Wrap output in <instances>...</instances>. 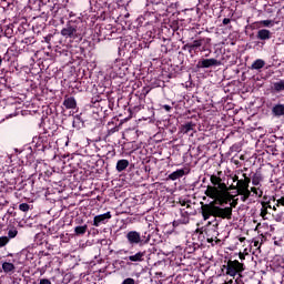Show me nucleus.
I'll use <instances>...</instances> for the list:
<instances>
[{
  "label": "nucleus",
  "instance_id": "nucleus-17",
  "mask_svg": "<svg viewBox=\"0 0 284 284\" xmlns=\"http://www.w3.org/2000/svg\"><path fill=\"white\" fill-rule=\"evenodd\" d=\"M63 105L64 108H67V110H75L77 100L74 99V97L65 98L63 101Z\"/></svg>",
  "mask_w": 284,
  "mask_h": 284
},
{
  "label": "nucleus",
  "instance_id": "nucleus-44",
  "mask_svg": "<svg viewBox=\"0 0 284 284\" xmlns=\"http://www.w3.org/2000/svg\"><path fill=\"white\" fill-rule=\"evenodd\" d=\"M231 206H226V207H231V210H233V207H236V205H239V199H234L231 203Z\"/></svg>",
  "mask_w": 284,
  "mask_h": 284
},
{
  "label": "nucleus",
  "instance_id": "nucleus-62",
  "mask_svg": "<svg viewBox=\"0 0 284 284\" xmlns=\"http://www.w3.org/2000/svg\"><path fill=\"white\" fill-rule=\"evenodd\" d=\"M40 190H45V187H40Z\"/></svg>",
  "mask_w": 284,
  "mask_h": 284
},
{
  "label": "nucleus",
  "instance_id": "nucleus-5",
  "mask_svg": "<svg viewBox=\"0 0 284 284\" xmlns=\"http://www.w3.org/2000/svg\"><path fill=\"white\" fill-rule=\"evenodd\" d=\"M223 268L226 270V276H232V278H234L235 276H240V278H243V272H245V264L239 262V260H229L226 265H223Z\"/></svg>",
  "mask_w": 284,
  "mask_h": 284
},
{
  "label": "nucleus",
  "instance_id": "nucleus-31",
  "mask_svg": "<svg viewBox=\"0 0 284 284\" xmlns=\"http://www.w3.org/2000/svg\"><path fill=\"white\" fill-rule=\"evenodd\" d=\"M193 48H194V54H196V52H201V50L203 48V42H201L200 39L194 40L193 41Z\"/></svg>",
  "mask_w": 284,
  "mask_h": 284
},
{
  "label": "nucleus",
  "instance_id": "nucleus-2",
  "mask_svg": "<svg viewBox=\"0 0 284 284\" xmlns=\"http://www.w3.org/2000/svg\"><path fill=\"white\" fill-rule=\"evenodd\" d=\"M60 34H62L64 39H69L71 43H81V41H83L85 31L79 27V23L68 21L65 27L60 31Z\"/></svg>",
  "mask_w": 284,
  "mask_h": 284
},
{
  "label": "nucleus",
  "instance_id": "nucleus-13",
  "mask_svg": "<svg viewBox=\"0 0 284 284\" xmlns=\"http://www.w3.org/2000/svg\"><path fill=\"white\" fill-rule=\"evenodd\" d=\"M256 39H258V41H270V39H272V31L260 29L256 33Z\"/></svg>",
  "mask_w": 284,
  "mask_h": 284
},
{
  "label": "nucleus",
  "instance_id": "nucleus-55",
  "mask_svg": "<svg viewBox=\"0 0 284 284\" xmlns=\"http://www.w3.org/2000/svg\"><path fill=\"white\" fill-rule=\"evenodd\" d=\"M235 283H236V284H245V282H244L243 280H241V278H236V280H235Z\"/></svg>",
  "mask_w": 284,
  "mask_h": 284
},
{
  "label": "nucleus",
  "instance_id": "nucleus-26",
  "mask_svg": "<svg viewBox=\"0 0 284 284\" xmlns=\"http://www.w3.org/2000/svg\"><path fill=\"white\" fill-rule=\"evenodd\" d=\"M200 247H201V245L199 243L193 242L190 244V242H189L185 250H186L187 254H194V252L196 250H199Z\"/></svg>",
  "mask_w": 284,
  "mask_h": 284
},
{
  "label": "nucleus",
  "instance_id": "nucleus-14",
  "mask_svg": "<svg viewBox=\"0 0 284 284\" xmlns=\"http://www.w3.org/2000/svg\"><path fill=\"white\" fill-rule=\"evenodd\" d=\"M271 112L276 119H281V116H284V104H274L271 109Z\"/></svg>",
  "mask_w": 284,
  "mask_h": 284
},
{
  "label": "nucleus",
  "instance_id": "nucleus-38",
  "mask_svg": "<svg viewBox=\"0 0 284 284\" xmlns=\"http://www.w3.org/2000/svg\"><path fill=\"white\" fill-rule=\"evenodd\" d=\"M205 234H206V241H207V243H211V244L214 246V236H211V235H210V230H206V231H205Z\"/></svg>",
  "mask_w": 284,
  "mask_h": 284
},
{
  "label": "nucleus",
  "instance_id": "nucleus-1",
  "mask_svg": "<svg viewBox=\"0 0 284 284\" xmlns=\"http://www.w3.org/2000/svg\"><path fill=\"white\" fill-rule=\"evenodd\" d=\"M234 195L226 191L224 197H217L211 201L209 204L201 202V214L203 221H209L211 216L214 219H223L226 221H232V207H223L227 203H232Z\"/></svg>",
  "mask_w": 284,
  "mask_h": 284
},
{
  "label": "nucleus",
  "instance_id": "nucleus-3",
  "mask_svg": "<svg viewBox=\"0 0 284 284\" xmlns=\"http://www.w3.org/2000/svg\"><path fill=\"white\" fill-rule=\"evenodd\" d=\"M243 179L237 181V196H241L242 203H245L247 199L252 196V191H250V183H252V179L247 176V173L242 174Z\"/></svg>",
  "mask_w": 284,
  "mask_h": 284
},
{
  "label": "nucleus",
  "instance_id": "nucleus-18",
  "mask_svg": "<svg viewBox=\"0 0 284 284\" xmlns=\"http://www.w3.org/2000/svg\"><path fill=\"white\" fill-rule=\"evenodd\" d=\"M271 90H272V92H275V94L284 92V80L273 82L272 87H271Z\"/></svg>",
  "mask_w": 284,
  "mask_h": 284
},
{
  "label": "nucleus",
  "instance_id": "nucleus-19",
  "mask_svg": "<svg viewBox=\"0 0 284 284\" xmlns=\"http://www.w3.org/2000/svg\"><path fill=\"white\" fill-rule=\"evenodd\" d=\"M262 203H267L270 210L276 211V204H274L276 203V197L274 195L273 196L264 195Z\"/></svg>",
  "mask_w": 284,
  "mask_h": 284
},
{
  "label": "nucleus",
  "instance_id": "nucleus-36",
  "mask_svg": "<svg viewBox=\"0 0 284 284\" xmlns=\"http://www.w3.org/2000/svg\"><path fill=\"white\" fill-rule=\"evenodd\" d=\"M10 243V237L8 236H0V247H6V245Z\"/></svg>",
  "mask_w": 284,
  "mask_h": 284
},
{
  "label": "nucleus",
  "instance_id": "nucleus-51",
  "mask_svg": "<svg viewBox=\"0 0 284 284\" xmlns=\"http://www.w3.org/2000/svg\"><path fill=\"white\" fill-rule=\"evenodd\" d=\"M187 203H189V200L187 201L180 200V205H182V207H185Z\"/></svg>",
  "mask_w": 284,
  "mask_h": 284
},
{
  "label": "nucleus",
  "instance_id": "nucleus-41",
  "mask_svg": "<svg viewBox=\"0 0 284 284\" xmlns=\"http://www.w3.org/2000/svg\"><path fill=\"white\" fill-rule=\"evenodd\" d=\"M52 174H54L53 170H48L44 172V181H48V179H50V176H52Z\"/></svg>",
  "mask_w": 284,
  "mask_h": 284
},
{
  "label": "nucleus",
  "instance_id": "nucleus-49",
  "mask_svg": "<svg viewBox=\"0 0 284 284\" xmlns=\"http://www.w3.org/2000/svg\"><path fill=\"white\" fill-rule=\"evenodd\" d=\"M40 284H52V282L49 278H41Z\"/></svg>",
  "mask_w": 284,
  "mask_h": 284
},
{
  "label": "nucleus",
  "instance_id": "nucleus-11",
  "mask_svg": "<svg viewBox=\"0 0 284 284\" xmlns=\"http://www.w3.org/2000/svg\"><path fill=\"white\" fill-rule=\"evenodd\" d=\"M126 262V265H132V263H143L145 261V251H140L133 255H130L124 258Z\"/></svg>",
  "mask_w": 284,
  "mask_h": 284
},
{
  "label": "nucleus",
  "instance_id": "nucleus-30",
  "mask_svg": "<svg viewBox=\"0 0 284 284\" xmlns=\"http://www.w3.org/2000/svg\"><path fill=\"white\" fill-rule=\"evenodd\" d=\"M262 209H261V213L260 216L265 221V216H267L268 212L267 210H270V206L267 203L261 202Z\"/></svg>",
  "mask_w": 284,
  "mask_h": 284
},
{
  "label": "nucleus",
  "instance_id": "nucleus-40",
  "mask_svg": "<svg viewBox=\"0 0 284 284\" xmlns=\"http://www.w3.org/2000/svg\"><path fill=\"white\" fill-rule=\"evenodd\" d=\"M114 132H119V126L114 125L111 129L108 130V136H112V134H114Z\"/></svg>",
  "mask_w": 284,
  "mask_h": 284
},
{
  "label": "nucleus",
  "instance_id": "nucleus-6",
  "mask_svg": "<svg viewBox=\"0 0 284 284\" xmlns=\"http://www.w3.org/2000/svg\"><path fill=\"white\" fill-rule=\"evenodd\" d=\"M125 237L129 245H148L152 235L149 232H144L141 235L138 231H130Z\"/></svg>",
  "mask_w": 284,
  "mask_h": 284
},
{
  "label": "nucleus",
  "instance_id": "nucleus-45",
  "mask_svg": "<svg viewBox=\"0 0 284 284\" xmlns=\"http://www.w3.org/2000/svg\"><path fill=\"white\" fill-rule=\"evenodd\" d=\"M52 39H54V36L50 33L47 37H44V42L50 43V41H52Z\"/></svg>",
  "mask_w": 284,
  "mask_h": 284
},
{
  "label": "nucleus",
  "instance_id": "nucleus-47",
  "mask_svg": "<svg viewBox=\"0 0 284 284\" xmlns=\"http://www.w3.org/2000/svg\"><path fill=\"white\" fill-rule=\"evenodd\" d=\"M222 23L223 26H229V23H232V20L230 18H224Z\"/></svg>",
  "mask_w": 284,
  "mask_h": 284
},
{
  "label": "nucleus",
  "instance_id": "nucleus-39",
  "mask_svg": "<svg viewBox=\"0 0 284 284\" xmlns=\"http://www.w3.org/2000/svg\"><path fill=\"white\" fill-rule=\"evenodd\" d=\"M19 234V231L17 230H9L8 232V239H14Z\"/></svg>",
  "mask_w": 284,
  "mask_h": 284
},
{
  "label": "nucleus",
  "instance_id": "nucleus-46",
  "mask_svg": "<svg viewBox=\"0 0 284 284\" xmlns=\"http://www.w3.org/2000/svg\"><path fill=\"white\" fill-rule=\"evenodd\" d=\"M162 110H165V112H172V108L170 106V104H163Z\"/></svg>",
  "mask_w": 284,
  "mask_h": 284
},
{
  "label": "nucleus",
  "instance_id": "nucleus-50",
  "mask_svg": "<svg viewBox=\"0 0 284 284\" xmlns=\"http://www.w3.org/2000/svg\"><path fill=\"white\" fill-rule=\"evenodd\" d=\"M230 190H236V192L239 193V185L236 184V185H234V184H232V185H230V187H229V191Z\"/></svg>",
  "mask_w": 284,
  "mask_h": 284
},
{
  "label": "nucleus",
  "instance_id": "nucleus-57",
  "mask_svg": "<svg viewBox=\"0 0 284 284\" xmlns=\"http://www.w3.org/2000/svg\"><path fill=\"white\" fill-rule=\"evenodd\" d=\"M162 52H168V47H165V45H162Z\"/></svg>",
  "mask_w": 284,
  "mask_h": 284
},
{
  "label": "nucleus",
  "instance_id": "nucleus-58",
  "mask_svg": "<svg viewBox=\"0 0 284 284\" xmlns=\"http://www.w3.org/2000/svg\"><path fill=\"white\" fill-rule=\"evenodd\" d=\"M0 65H3V58L0 55Z\"/></svg>",
  "mask_w": 284,
  "mask_h": 284
},
{
  "label": "nucleus",
  "instance_id": "nucleus-32",
  "mask_svg": "<svg viewBox=\"0 0 284 284\" xmlns=\"http://www.w3.org/2000/svg\"><path fill=\"white\" fill-rule=\"evenodd\" d=\"M262 28H274V20H262L260 21Z\"/></svg>",
  "mask_w": 284,
  "mask_h": 284
},
{
  "label": "nucleus",
  "instance_id": "nucleus-60",
  "mask_svg": "<svg viewBox=\"0 0 284 284\" xmlns=\"http://www.w3.org/2000/svg\"><path fill=\"white\" fill-rule=\"evenodd\" d=\"M224 283L232 284L234 283V281L230 280L229 282H224Z\"/></svg>",
  "mask_w": 284,
  "mask_h": 284
},
{
  "label": "nucleus",
  "instance_id": "nucleus-48",
  "mask_svg": "<svg viewBox=\"0 0 284 284\" xmlns=\"http://www.w3.org/2000/svg\"><path fill=\"white\" fill-rule=\"evenodd\" d=\"M275 205L278 207L280 205H284V197H281L276 201Z\"/></svg>",
  "mask_w": 284,
  "mask_h": 284
},
{
  "label": "nucleus",
  "instance_id": "nucleus-8",
  "mask_svg": "<svg viewBox=\"0 0 284 284\" xmlns=\"http://www.w3.org/2000/svg\"><path fill=\"white\" fill-rule=\"evenodd\" d=\"M219 65H221V61H219L214 58L201 59L196 63L197 70H204V69H207V68H217Z\"/></svg>",
  "mask_w": 284,
  "mask_h": 284
},
{
  "label": "nucleus",
  "instance_id": "nucleus-7",
  "mask_svg": "<svg viewBox=\"0 0 284 284\" xmlns=\"http://www.w3.org/2000/svg\"><path fill=\"white\" fill-rule=\"evenodd\" d=\"M51 141H52V138H50V135H48L47 133H42L37 139L36 146L41 152H45V150H50V148H52Z\"/></svg>",
  "mask_w": 284,
  "mask_h": 284
},
{
  "label": "nucleus",
  "instance_id": "nucleus-56",
  "mask_svg": "<svg viewBox=\"0 0 284 284\" xmlns=\"http://www.w3.org/2000/svg\"><path fill=\"white\" fill-rule=\"evenodd\" d=\"M220 243H221V240L215 236V243H213V244L219 245Z\"/></svg>",
  "mask_w": 284,
  "mask_h": 284
},
{
  "label": "nucleus",
  "instance_id": "nucleus-43",
  "mask_svg": "<svg viewBox=\"0 0 284 284\" xmlns=\"http://www.w3.org/2000/svg\"><path fill=\"white\" fill-rule=\"evenodd\" d=\"M23 43L32 45V43H36V40L34 38H24Z\"/></svg>",
  "mask_w": 284,
  "mask_h": 284
},
{
  "label": "nucleus",
  "instance_id": "nucleus-37",
  "mask_svg": "<svg viewBox=\"0 0 284 284\" xmlns=\"http://www.w3.org/2000/svg\"><path fill=\"white\" fill-rule=\"evenodd\" d=\"M183 50H189L190 54H193V52H194V44H193V42L192 43H186L183 47Z\"/></svg>",
  "mask_w": 284,
  "mask_h": 284
},
{
  "label": "nucleus",
  "instance_id": "nucleus-25",
  "mask_svg": "<svg viewBox=\"0 0 284 284\" xmlns=\"http://www.w3.org/2000/svg\"><path fill=\"white\" fill-rule=\"evenodd\" d=\"M129 165H130V161L119 160L115 168L118 172H123V170H125Z\"/></svg>",
  "mask_w": 284,
  "mask_h": 284
},
{
  "label": "nucleus",
  "instance_id": "nucleus-59",
  "mask_svg": "<svg viewBox=\"0 0 284 284\" xmlns=\"http://www.w3.org/2000/svg\"><path fill=\"white\" fill-rule=\"evenodd\" d=\"M110 125H114V122H108L109 128H110Z\"/></svg>",
  "mask_w": 284,
  "mask_h": 284
},
{
  "label": "nucleus",
  "instance_id": "nucleus-16",
  "mask_svg": "<svg viewBox=\"0 0 284 284\" xmlns=\"http://www.w3.org/2000/svg\"><path fill=\"white\" fill-rule=\"evenodd\" d=\"M2 270H3L4 274H9V276H12V274H14V272L17 270V266H14V264L10 263V262H3Z\"/></svg>",
  "mask_w": 284,
  "mask_h": 284
},
{
  "label": "nucleus",
  "instance_id": "nucleus-20",
  "mask_svg": "<svg viewBox=\"0 0 284 284\" xmlns=\"http://www.w3.org/2000/svg\"><path fill=\"white\" fill-rule=\"evenodd\" d=\"M72 125L75 130H83V128H85V122L81 119V115H75Z\"/></svg>",
  "mask_w": 284,
  "mask_h": 284
},
{
  "label": "nucleus",
  "instance_id": "nucleus-27",
  "mask_svg": "<svg viewBox=\"0 0 284 284\" xmlns=\"http://www.w3.org/2000/svg\"><path fill=\"white\" fill-rule=\"evenodd\" d=\"M252 185H261V181H263V176L260 173H254L251 178Z\"/></svg>",
  "mask_w": 284,
  "mask_h": 284
},
{
  "label": "nucleus",
  "instance_id": "nucleus-29",
  "mask_svg": "<svg viewBox=\"0 0 284 284\" xmlns=\"http://www.w3.org/2000/svg\"><path fill=\"white\" fill-rule=\"evenodd\" d=\"M200 41L202 43L201 52H205V50H207V48L210 47V43H212V39L211 38H202V39H200Z\"/></svg>",
  "mask_w": 284,
  "mask_h": 284
},
{
  "label": "nucleus",
  "instance_id": "nucleus-54",
  "mask_svg": "<svg viewBox=\"0 0 284 284\" xmlns=\"http://www.w3.org/2000/svg\"><path fill=\"white\" fill-rule=\"evenodd\" d=\"M186 210H192V201L191 200H189V203L186 204Z\"/></svg>",
  "mask_w": 284,
  "mask_h": 284
},
{
  "label": "nucleus",
  "instance_id": "nucleus-12",
  "mask_svg": "<svg viewBox=\"0 0 284 284\" xmlns=\"http://www.w3.org/2000/svg\"><path fill=\"white\" fill-rule=\"evenodd\" d=\"M194 214L192 211H186L185 209H180V219L178 220V223H181L182 225H187L190 223V215Z\"/></svg>",
  "mask_w": 284,
  "mask_h": 284
},
{
  "label": "nucleus",
  "instance_id": "nucleus-23",
  "mask_svg": "<svg viewBox=\"0 0 284 284\" xmlns=\"http://www.w3.org/2000/svg\"><path fill=\"white\" fill-rule=\"evenodd\" d=\"M47 237H48V235H45L44 232H40V233L36 234L34 242L37 243V245H43V243H45Z\"/></svg>",
  "mask_w": 284,
  "mask_h": 284
},
{
  "label": "nucleus",
  "instance_id": "nucleus-33",
  "mask_svg": "<svg viewBox=\"0 0 284 284\" xmlns=\"http://www.w3.org/2000/svg\"><path fill=\"white\" fill-rule=\"evenodd\" d=\"M210 181L213 185V187H216V185L219 186V184L221 183V181H223L220 176L216 175H211Z\"/></svg>",
  "mask_w": 284,
  "mask_h": 284
},
{
  "label": "nucleus",
  "instance_id": "nucleus-15",
  "mask_svg": "<svg viewBox=\"0 0 284 284\" xmlns=\"http://www.w3.org/2000/svg\"><path fill=\"white\" fill-rule=\"evenodd\" d=\"M105 103H108V105H110V101H105V100H100L99 97L92 98L91 99V108H100L101 112H103V105H105Z\"/></svg>",
  "mask_w": 284,
  "mask_h": 284
},
{
  "label": "nucleus",
  "instance_id": "nucleus-9",
  "mask_svg": "<svg viewBox=\"0 0 284 284\" xmlns=\"http://www.w3.org/2000/svg\"><path fill=\"white\" fill-rule=\"evenodd\" d=\"M110 219H112V213L111 212H106L104 214H100V215H95L93 217V227H101V225H105V223H108V221H110Z\"/></svg>",
  "mask_w": 284,
  "mask_h": 284
},
{
  "label": "nucleus",
  "instance_id": "nucleus-52",
  "mask_svg": "<svg viewBox=\"0 0 284 284\" xmlns=\"http://www.w3.org/2000/svg\"><path fill=\"white\" fill-rule=\"evenodd\" d=\"M239 258H240V261H245V254H243L242 252H240Z\"/></svg>",
  "mask_w": 284,
  "mask_h": 284
},
{
  "label": "nucleus",
  "instance_id": "nucleus-53",
  "mask_svg": "<svg viewBox=\"0 0 284 284\" xmlns=\"http://www.w3.org/2000/svg\"><path fill=\"white\" fill-rule=\"evenodd\" d=\"M232 179H233V183H239V181H241V180L239 179V175H234Z\"/></svg>",
  "mask_w": 284,
  "mask_h": 284
},
{
  "label": "nucleus",
  "instance_id": "nucleus-35",
  "mask_svg": "<svg viewBox=\"0 0 284 284\" xmlns=\"http://www.w3.org/2000/svg\"><path fill=\"white\" fill-rule=\"evenodd\" d=\"M250 192H253L255 194V196H258V199H261V196H263V190H260L256 186H252Z\"/></svg>",
  "mask_w": 284,
  "mask_h": 284
},
{
  "label": "nucleus",
  "instance_id": "nucleus-63",
  "mask_svg": "<svg viewBox=\"0 0 284 284\" xmlns=\"http://www.w3.org/2000/svg\"><path fill=\"white\" fill-rule=\"evenodd\" d=\"M2 1H6V0H2Z\"/></svg>",
  "mask_w": 284,
  "mask_h": 284
},
{
  "label": "nucleus",
  "instance_id": "nucleus-24",
  "mask_svg": "<svg viewBox=\"0 0 284 284\" xmlns=\"http://www.w3.org/2000/svg\"><path fill=\"white\" fill-rule=\"evenodd\" d=\"M192 130H194V124L192 122H186L181 125L182 134H189V132H192Z\"/></svg>",
  "mask_w": 284,
  "mask_h": 284
},
{
  "label": "nucleus",
  "instance_id": "nucleus-4",
  "mask_svg": "<svg viewBox=\"0 0 284 284\" xmlns=\"http://www.w3.org/2000/svg\"><path fill=\"white\" fill-rule=\"evenodd\" d=\"M227 192H230L227 184L221 181L217 186L207 185L204 194L205 196H209V199L216 201V199L220 197L224 199Z\"/></svg>",
  "mask_w": 284,
  "mask_h": 284
},
{
  "label": "nucleus",
  "instance_id": "nucleus-21",
  "mask_svg": "<svg viewBox=\"0 0 284 284\" xmlns=\"http://www.w3.org/2000/svg\"><path fill=\"white\" fill-rule=\"evenodd\" d=\"M182 176H185V170L183 169H178L176 171L169 174L170 181H176L179 179H182Z\"/></svg>",
  "mask_w": 284,
  "mask_h": 284
},
{
  "label": "nucleus",
  "instance_id": "nucleus-61",
  "mask_svg": "<svg viewBox=\"0 0 284 284\" xmlns=\"http://www.w3.org/2000/svg\"><path fill=\"white\" fill-rule=\"evenodd\" d=\"M240 241L241 243H243L245 241V237H241Z\"/></svg>",
  "mask_w": 284,
  "mask_h": 284
},
{
  "label": "nucleus",
  "instance_id": "nucleus-28",
  "mask_svg": "<svg viewBox=\"0 0 284 284\" xmlns=\"http://www.w3.org/2000/svg\"><path fill=\"white\" fill-rule=\"evenodd\" d=\"M85 232H88V225L84 224L82 226H75L74 227V234L77 236H83V234H85Z\"/></svg>",
  "mask_w": 284,
  "mask_h": 284
},
{
  "label": "nucleus",
  "instance_id": "nucleus-10",
  "mask_svg": "<svg viewBox=\"0 0 284 284\" xmlns=\"http://www.w3.org/2000/svg\"><path fill=\"white\" fill-rule=\"evenodd\" d=\"M68 10L65 7H57V4L51 9V14L53 19H57L58 21H61L63 23V17H67Z\"/></svg>",
  "mask_w": 284,
  "mask_h": 284
},
{
  "label": "nucleus",
  "instance_id": "nucleus-22",
  "mask_svg": "<svg viewBox=\"0 0 284 284\" xmlns=\"http://www.w3.org/2000/svg\"><path fill=\"white\" fill-rule=\"evenodd\" d=\"M263 68H265V60L263 59L255 60L251 65V70H263Z\"/></svg>",
  "mask_w": 284,
  "mask_h": 284
},
{
  "label": "nucleus",
  "instance_id": "nucleus-42",
  "mask_svg": "<svg viewBox=\"0 0 284 284\" xmlns=\"http://www.w3.org/2000/svg\"><path fill=\"white\" fill-rule=\"evenodd\" d=\"M121 284H136V281L132 277H128Z\"/></svg>",
  "mask_w": 284,
  "mask_h": 284
},
{
  "label": "nucleus",
  "instance_id": "nucleus-34",
  "mask_svg": "<svg viewBox=\"0 0 284 284\" xmlns=\"http://www.w3.org/2000/svg\"><path fill=\"white\" fill-rule=\"evenodd\" d=\"M19 210L20 212H30V210H32V205L28 203H21L19 204Z\"/></svg>",
  "mask_w": 284,
  "mask_h": 284
}]
</instances>
